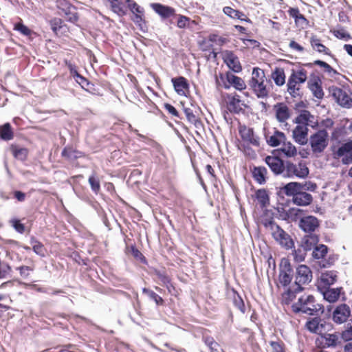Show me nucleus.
I'll use <instances>...</instances> for the list:
<instances>
[{
    "label": "nucleus",
    "instance_id": "obj_1",
    "mask_svg": "<svg viewBox=\"0 0 352 352\" xmlns=\"http://www.w3.org/2000/svg\"><path fill=\"white\" fill-rule=\"evenodd\" d=\"M314 65L324 68V71L331 76L338 74V72L331 65L320 60L304 64L298 69H292L287 82V92L292 98H302L303 95L302 85L308 79V72L305 67H311Z\"/></svg>",
    "mask_w": 352,
    "mask_h": 352
},
{
    "label": "nucleus",
    "instance_id": "obj_2",
    "mask_svg": "<svg viewBox=\"0 0 352 352\" xmlns=\"http://www.w3.org/2000/svg\"><path fill=\"white\" fill-rule=\"evenodd\" d=\"M291 309L294 314H305L309 316H318L324 311V307L317 302L311 294H304L298 298L292 305Z\"/></svg>",
    "mask_w": 352,
    "mask_h": 352
},
{
    "label": "nucleus",
    "instance_id": "obj_3",
    "mask_svg": "<svg viewBox=\"0 0 352 352\" xmlns=\"http://www.w3.org/2000/svg\"><path fill=\"white\" fill-rule=\"evenodd\" d=\"M268 82L269 80L265 76L264 70L258 67L253 69L252 78L249 80V86L258 98H266L269 96Z\"/></svg>",
    "mask_w": 352,
    "mask_h": 352
},
{
    "label": "nucleus",
    "instance_id": "obj_4",
    "mask_svg": "<svg viewBox=\"0 0 352 352\" xmlns=\"http://www.w3.org/2000/svg\"><path fill=\"white\" fill-rule=\"evenodd\" d=\"M329 138L326 129H319L310 135L308 141L313 155L318 157L324 153L329 144Z\"/></svg>",
    "mask_w": 352,
    "mask_h": 352
},
{
    "label": "nucleus",
    "instance_id": "obj_5",
    "mask_svg": "<svg viewBox=\"0 0 352 352\" xmlns=\"http://www.w3.org/2000/svg\"><path fill=\"white\" fill-rule=\"evenodd\" d=\"M55 6L57 13L64 17L66 21L77 24L80 18L78 9L69 0H56Z\"/></svg>",
    "mask_w": 352,
    "mask_h": 352
},
{
    "label": "nucleus",
    "instance_id": "obj_6",
    "mask_svg": "<svg viewBox=\"0 0 352 352\" xmlns=\"http://www.w3.org/2000/svg\"><path fill=\"white\" fill-rule=\"evenodd\" d=\"M294 277V270L289 260L287 258H283L279 265V274L277 287L282 286L283 287H288L291 283Z\"/></svg>",
    "mask_w": 352,
    "mask_h": 352
},
{
    "label": "nucleus",
    "instance_id": "obj_7",
    "mask_svg": "<svg viewBox=\"0 0 352 352\" xmlns=\"http://www.w3.org/2000/svg\"><path fill=\"white\" fill-rule=\"evenodd\" d=\"M309 173V168L303 160L300 161L298 164H294L290 161L285 162L284 177L305 178Z\"/></svg>",
    "mask_w": 352,
    "mask_h": 352
},
{
    "label": "nucleus",
    "instance_id": "obj_8",
    "mask_svg": "<svg viewBox=\"0 0 352 352\" xmlns=\"http://www.w3.org/2000/svg\"><path fill=\"white\" fill-rule=\"evenodd\" d=\"M331 151L333 157L340 160L342 164H352V140H349L338 147L333 146Z\"/></svg>",
    "mask_w": 352,
    "mask_h": 352
},
{
    "label": "nucleus",
    "instance_id": "obj_9",
    "mask_svg": "<svg viewBox=\"0 0 352 352\" xmlns=\"http://www.w3.org/2000/svg\"><path fill=\"white\" fill-rule=\"evenodd\" d=\"M305 328L310 333L322 336L331 330V324L320 317H314L307 320Z\"/></svg>",
    "mask_w": 352,
    "mask_h": 352
},
{
    "label": "nucleus",
    "instance_id": "obj_10",
    "mask_svg": "<svg viewBox=\"0 0 352 352\" xmlns=\"http://www.w3.org/2000/svg\"><path fill=\"white\" fill-rule=\"evenodd\" d=\"M317 188L315 183L311 182H305V183L289 182L283 188V192L288 197L294 198L296 195L301 190H309L314 191Z\"/></svg>",
    "mask_w": 352,
    "mask_h": 352
},
{
    "label": "nucleus",
    "instance_id": "obj_11",
    "mask_svg": "<svg viewBox=\"0 0 352 352\" xmlns=\"http://www.w3.org/2000/svg\"><path fill=\"white\" fill-rule=\"evenodd\" d=\"M329 92L341 107L345 108L352 107V98L345 89L336 86H331L329 87Z\"/></svg>",
    "mask_w": 352,
    "mask_h": 352
},
{
    "label": "nucleus",
    "instance_id": "obj_12",
    "mask_svg": "<svg viewBox=\"0 0 352 352\" xmlns=\"http://www.w3.org/2000/svg\"><path fill=\"white\" fill-rule=\"evenodd\" d=\"M312 277L310 268L306 265H300L296 270L294 284L298 286L308 284L311 281Z\"/></svg>",
    "mask_w": 352,
    "mask_h": 352
},
{
    "label": "nucleus",
    "instance_id": "obj_13",
    "mask_svg": "<svg viewBox=\"0 0 352 352\" xmlns=\"http://www.w3.org/2000/svg\"><path fill=\"white\" fill-rule=\"evenodd\" d=\"M50 28L54 35L58 37L66 36L69 32L70 28L65 21L59 17H54L49 21Z\"/></svg>",
    "mask_w": 352,
    "mask_h": 352
},
{
    "label": "nucleus",
    "instance_id": "obj_14",
    "mask_svg": "<svg viewBox=\"0 0 352 352\" xmlns=\"http://www.w3.org/2000/svg\"><path fill=\"white\" fill-rule=\"evenodd\" d=\"M273 112L277 121L280 123L286 122L291 116V110L283 102H277L273 106Z\"/></svg>",
    "mask_w": 352,
    "mask_h": 352
},
{
    "label": "nucleus",
    "instance_id": "obj_15",
    "mask_svg": "<svg viewBox=\"0 0 352 352\" xmlns=\"http://www.w3.org/2000/svg\"><path fill=\"white\" fill-rule=\"evenodd\" d=\"M222 58L227 66L234 72L238 73L242 70L239 58L233 52L226 50L222 52Z\"/></svg>",
    "mask_w": 352,
    "mask_h": 352
},
{
    "label": "nucleus",
    "instance_id": "obj_16",
    "mask_svg": "<svg viewBox=\"0 0 352 352\" xmlns=\"http://www.w3.org/2000/svg\"><path fill=\"white\" fill-rule=\"evenodd\" d=\"M276 229L272 232L273 238L279 243L280 245L287 249H290L294 246V242L290 236L287 234L280 226L275 227Z\"/></svg>",
    "mask_w": 352,
    "mask_h": 352
},
{
    "label": "nucleus",
    "instance_id": "obj_17",
    "mask_svg": "<svg viewBox=\"0 0 352 352\" xmlns=\"http://www.w3.org/2000/svg\"><path fill=\"white\" fill-rule=\"evenodd\" d=\"M287 13L289 17L294 19L297 28L305 29L309 25V20L300 12L298 7H289Z\"/></svg>",
    "mask_w": 352,
    "mask_h": 352
},
{
    "label": "nucleus",
    "instance_id": "obj_18",
    "mask_svg": "<svg viewBox=\"0 0 352 352\" xmlns=\"http://www.w3.org/2000/svg\"><path fill=\"white\" fill-rule=\"evenodd\" d=\"M319 226L320 221L312 215L303 217L299 221V227L307 233L314 232Z\"/></svg>",
    "mask_w": 352,
    "mask_h": 352
},
{
    "label": "nucleus",
    "instance_id": "obj_19",
    "mask_svg": "<svg viewBox=\"0 0 352 352\" xmlns=\"http://www.w3.org/2000/svg\"><path fill=\"white\" fill-rule=\"evenodd\" d=\"M304 288L302 286L295 285L294 287H288L281 294V304L283 305H292L297 294L302 292Z\"/></svg>",
    "mask_w": 352,
    "mask_h": 352
},
{
    "label": "nucleus",
    "instance_id": "obj_20",
    "mask_svg": "<svg viewBox=\"0 0 352 352\" xmlns=\"http://www.w3.org/2000/svg\"><path fill=\"white\" fill-rule=\"evenodd\" d=\"M239 132L243 142L254 146H259V138L255 135L253 129L244 125L239 127Z\"/></svg>",
    "mask_w": 352,
    "mask_h": 352
},
{
    "label": "nucleus",
    "instance_id": "obj_21",
    "mask_svg": "<svg viewBox=\"0 0 352 352\" xmlns=\"http://www.w3.org/2000/svg\"><path fill=\"white\" fill-rule=\"evenodd\" d=\"M265 161L275 175L282 174L284 176L285 163H284L280 157L276 156H267Z\"/></svg>",
    "mask_w": 352,
    "mask_h": 352
},
{
    "label": "nucleus",
    "instance_id": "obj_22",
    "mask_svg": "<svg viewBox=\"0 0 352 352\" xmlns=\"http://www.w3.org/2000/svg\"><path fill=\"white\" fill-rule=\"evenodd\" d=\"M127 8L134 14L132 20L135 24L141 26L142 23H145L144 19V8L140 7L135 1H128Z\"/></svg>",
    "mask_w": 352,
    "mask_h": 352
},
{
    "label": "nucleus",
    "instance_id": "obj_23",
    "mask_svg": "<svg viewBox=\"0 0 352 352\" xmlns=\"http://www.w3.org/2000/svg\"><path fill=\"white\" fill-rule=\"evenodd\" d=\"M227 99V109L230 113H239L243 110L242 106L245 105L239 95L236 94H228Z\"/></svg>",
    "mask_w": 352,
    "mask_h": 352
},
{
    "label": "nucleus",
    "instance_id": "obj_24",
    "mask_svg": "<svg viewBox=\"0 0 352 352\" xmlns=\"http://www.w3.org/2000/svg\"><path fill=\"white\" fill-rule=\"evenodd\" d=\"M295 122L298 125H305L306 126L310 124L313 128L318 125V121L315 119L314 116L311 115L307 110L301 111L296 117Z\"/></svg>",
    "mask_w": 352,
    "mask_h": 352
},
{
    "label": "nucleus",
    "instance_id": "obj_25",
    "mask_svg": "<svg viewBox=\"0 0 352 352\" xmlns=\"http://www.w3.org/2000/svg\"><path fill=\"white\" fill-rule=\"evenodd\" d=\"M350 314V307L346 304H342L338 306L334 310L333 314V320L336 323H343L349 317Z\"/></svg>",
    "mask_w": 352,
    "mask_h": 352
},
{
    "label": "nucleus",
    "instance_id": "obj_26",
    "mask_svg": "<svg viewBox=\"0 0 352 352\" xmlns=\"http://www.w3.org/2000/svg\"><path fill=\"white\" fill-rule=\"evenodd\" d=\"M308 128L305 125H297L293 130V138L300 145H305L308 142Z\"/></svg>",
    "mask_w": 352,
    "mask_h": 352
},
{
    "label": "nucleus",
    "instance_id": "obj_27",
    "mask_svg": "<svg viewBox=\"0 0 352 352\" xmlns=\"http://www.w3.org/2000/svg\"><path fill=\"white\" fill-rule=\"evenodd\" d=\"M151 6L163 19H168L175 15V8L170 6H164L160 3H153Z\"/></svg>",
    "mask_w": 352,
    "mask_h": 352
},
{
    "label": "nucleus",
    "instance_id": "obj_28",
    "mask_svg": "<svg viewBox=\"0 0 352 352\" xmlns=\"http://www.w3.org/2000/svg\"><path fill=\"white\" fill-rule=\"evenodd\" d=\"M175 91L180 96H186L189 91V84L187 79L183 76L173 78L171 80Z\"/></svg>",
    "mask_w": 352,
    "mask_h": 352
},
{
    "label": "nucleus",
    "instance_id": "obj_29",
    "mask_svg": "<svg viewBox=\"0 0 352 352\" xmlns=\"http://www.w3.org/2000/svg\"><path fill=\"white\" fill-rule=\"evenodd\" d=\"M307 87L311 90L314 97L318 99H322L324 97L322 82L318 77L310 79L307 82Z\"/></svg>",
    "mask_w": 352,
    "mask_h": 352
},
{
    "label": "nucleus",
    "instance_id": "obj_30",
    "mask_svg": "<svg viewBox=\"0 0 352 352\" xmlns=\"http://www.w3.org/2000/svg\"><path fill=\"white\" fill-rule=\"evenodd\" d=\"M265 138L267 144L273 147L278 146L286 141V136L285 133L276 129L272 135H266Z\"/></svg>",
    "mask_w": 352,
    "mask_h": 352
},
{
    "label": "nucleus",
    "instance_id": "obj_31",
    "mask_svg": "<svg viewBox=\"0 0 352 352\" xmlns=\"http://www.w3.org/2000/svg\"><path fill=\"white\" fill-rule=\"evenodd\" d=\"M9 150L16 160L24 162L28 159L29 150L27 148L21 147L16 144H12Z\"/></svg>",
    "mask_w": 352,
    "mask_h": 352
},
{
    "label": "nucleus",
    "instance_id": "obj_32",
    "mask_svg": "<svg viewBox=\"0 0 352 352\" xmlns=\"http://www.w3.org/2000/svg\"><path fill=\"white\" fill-rule=\"evenodd\" d=\"M306 190H301L294 198H292L294 204L299 206H307L312 203L313 197L310 193L305 192Z\"/></svg>",
    "mask_w": 352,
    "mask_h": 352
},
{
    "label": "nucleus",
    "instance_id": "obj_33",
    "mask_svg": "<svg viewBox=\"0 0 352 352\" xmlns=\"http://www.w3.org/2000/svg\"><path fill=\"white\" fill-rule=\"evenodd\" d=\"M310 44L312 49L320 54L333 56L331 50L322 43V41L316 35H311Z\"/></svg>",
    "mask_w": 352,
    "mask_h": 352
},
{
    "label": "nucleus",
    "instance_id": "obj_34",
    "mask_svg": "<svg viewBox=\"0 0 352 352\" xmlns=\"http://www.w3.org/2000/svg\"><path fill=\"white\" fill-rule=\"evenodd\" d=\"M228 79V82L226 86V89H230L231 87H233L234 89L239 91H243L246 89V84L243 79L241 77L235 76L232 72L231 74H228L227 77Z\"/></svg>",
    "mask_w": 352,
    "mask_h": 352
},
{
    "label": "nucleus",
    "instance_id": "obj_35",
    "mask_svg": "<svg viewBox=\"0 0 352 352\" xmlns=\"http://www.w3.org/2000/svg\"><path fill=\"white\" fill-rule=\"evenodd\" d=\"M85 156V155L83 152L74 148L72 146H65L61 152V157L67 160H76Z\"/></svg>",
    "mask_w": 352,
    "mask_h": 352
},
{
    "label": "nucleus",
    "instance_id": "obj_36",
    "mask_svg": "<svg viewBox=\"0 0 352 352\" xmlns=\"http://www.w3.org/2000/svg\"><path fill=\"white\" fill-rule=\"evenodd\" d=\"M223 12L226 15L230 17L231 19H239L242 21H245L250 23H252L250 19H249L244 12L239 10L233 9L230 6L224 7L223 8Z\"/></svg>",
    "mask_w": 352,
    "mask_h": 352
},
{
    "label": "nucleus",
    "instance_id": "obj_37",
    "mask_svg": "<svg viewBox=\"0 0 352 352\" xmlns=\"http://www.w3.org/2000/svg\"><path fill=\"white\" fill-rule=\"evenodd\" d=\"M199 49L206 52H209L208 55H206L207 60L214 59L215 60L217 56V53L213 49V45L211 42L207 38H204L199 43Z\"/></svg>",
    "mask_w": 352,
    "mask_h": 352
},
{
    "label": "nucleus",
    "instance_id": "obj_38",
    "mask_svg": "<svg viewBox=\"0 0 352 352\" xmlns=\"http://www.w3.org/2000/svg\"><path fill=\"white\" fill-rule=\"evenodd\" d=\"M254 179L259 184L266 182L267 170L264 166H254L252 170Z\"/></svg>",
    "mask_w": 352,
    "mask_h": 352
},
{
    "label": "nucleus",
    "instance_id": "obj_39",
    "mask_svg": "<svg viewBox=\"0 0 352 352\" xmlns=\"http://www.w3.org/2000/svg\"><path fill=\"white\" fill-rule=\"evenodd\" d=\"M16 270L19 271L22 280H30L35 270V265L34 263H32L30 265H21L17 267Z\"/></svg>",
    "mask_w": 352,
    "mask_h": 352
},
{
    "label": "nucleus",
    "instance_id": "obj_40",
    "mask_svg": "<svg viewBox=\"0 0 352 352\" xmlns=\"http://www.w3.org/2000/svg\"><path fill=\"white\" fill-rule=\"evenodd\" d=\"M318 241V236L311 233L304 236L302 241V247L305 251L311 250L315 245L316 246Z\"/></svg>",
    "mask_w": 352,
    "mask_h": 352
},
{
    "label": "nucleus",
    "instance_id": "obj_41",
    "mask_svg": "<svg viewBox=\"0 0 352 352\" xmlns=\"http://www.w3.org/2000/svg\"><path fill=\"white\" fill-rule=\"evenodd\" d=\"M14 137L11 124L8 122L0 125V138L4 141H10Z\"/></svg>",
    "mask_w": 352,
    "mask_h": 352
},
{
    "label": "nucleus",
    "instance_id": "obj_42",
    "mask_svg": "<svg viewBox=\"0 0 352 352\" xmlns=\"http://www.w3.org/2000/svg\"><path fill=\"white\" fill-rule=\"evenodd\" d=\"M271 77L276 85L278 87L283 86L285 83V74L283 68L276 67L272 71Z\"/></svg>",
    "mask_w": 352,
    "mask_h": 352
},
{
    "label": "nucleus",
    "instance_id": "obj_43",
    "mask_svg": "<svg viewBox=\"0 0 352 352\" xmlns=\"http://www.w3.org/2000/svg\"><path fill=\"white\" fill-rule=\"evenodd\" d=\"M202 340L205 344L209 348L210 352H220L221 350L220 344L214 338L209 335H204Z\"/></svg>",
    "mask_w": 352,
    "mask_h": 352
},
{
    "label": "nucleus",
    "instance_id": "obj_44",
    "mask_svg": "<svg viewBox=\"0 0 352 352\" xmlns=\"http://www.w3.org/2000/svg\"><path fill=\"white\" fill-rule=\"evenodd\" d=\"M183 111L190 123L192 124L196 127H199V126L201 125V122L199 118L194 113L192 108L184 107Z\"/></svg>",
    "mask_w": 352,
    "mask_h": 352
},
{
    "label": "nucleus",
    "instance_id": "obj_45",
    "mask_svg": "<svg viewBox=\"0 0 352 352\" xmlns=\"http://www.w3.org/2000/svg\"><path fill=\"white\" fill-rule=\"evenodd\" d=\"M255 197L262 208L270 204V197L266 190L258 189L256 191Z\"/></svg>",
    "mask_w": 352,
    "mask_h": 352
},
{
    "label": "nucleus",
    "instance_id": "obj_46",
    "mask_svg": "<svg viewBox=\"0 0 352 352\" xmlns=\"http://www.w3.org/2000/svg\"><path fill=\"white\" fill-rule=\"evenodd\" d=\"M30 244L32 246L33 251L40 256L44 257L47 252V250L44 245L38 241L35 237L32 236L30 239Z\"/></svg>",
    "mask_w": 352,
    "mask_h": 352
},
{
    "label": "nucleus",
    "instance_id": "obj_47",
    "mask_svg": "<svg viewBox=\"0 0 352 352\" xmlns=\"http://www.w3.org/2000/svg\"><path fill=\"white\" fill-rule=\"evenodd\" d=\"M280 151L282 152L287 157H292L297 155V149L296 146L290 142H286L285 141L283 143Z\"/></svg>",
    "mask_w": 352,
    "mask_h": 352
},
{
    "label": "nucleus",
    "instance_id": "obj_48",
    "mask_svg": "<svg viewBox=\"0 0 352 352\" xmlns=\"http://www.w3.org/2000/svg\"><path fill=\"white\" fill-rule=\"evenodd\" d=\"M341 288L327 289L324 293V298L330 302L337 301L340 295Z\"/></svg>",
    "mask_w": 352,
    "mask_h": 352
},
{
    "label": "nucleus",
    "instance_id": "obj_49",
    "mask_svg": "<svg viewBox=\"0 0 352 352\" xmlns=\"http://www.w3.org/2000/svg\"><path fill=\"white\" fill-rule=\"evenodd\" d=\"M337 280V275L333 271L326 272L321 276V282L324 283L325 286H330L333 285Z\"/></svg>",
    "mask_w": 352,
    "mask_h": 352
},
{
    "label": "nucleus",
    "instance_id": "obj_50",
    "mask_svg": "<svg viewBox=\"0 0 352 352\" xmlns=\"http://www.w3.org/2000/svg\"><path fill=\"white\" fill-rule=\"evenodd\" d=\"M328 252V248L327 245L320 244L316 245L313 250L312 256L315 259L324 258Z\"/></svg>",
    "mask_w": 352,
    "mask_h": 352
},
{
    "label": "nucleus",
    "instance_id": "obj_51",
    "mask_svg": "<svg viewBox=\"0 0 352 352\" xmlns=\"http://www.w3.org/2000/svg\"><path fill=\"white\" fill-rule=\"evenodd\" d=\"M142 292L144 294H146L151 299L154 300L157 305L163 306L164 305V300L153 291L147 288H144L142 289Z\"/></svg>",
    "mask_w": 352,
    "mask_h": 352
},
{
    "label": "nucleus",
    "instance_id": "obj_52",
    "mask_svg": "<svg viewBox=\"0 0 352 352\" xmlns=\"http://www.w3.org/2000/svg\"><path fill=\"white\" fill-rule=\"evenodd\" d=\"M14 30L18 31L21 34L29 37H30L32 34H35V32H34L33 30L24 25L22 22L15 23L14 25Z\"/></svg>",
    "mask_w": 352,
    "mask_h": 352
},
{
    "label": "nucleus",
    "instance_id": "obj_53",
    "mask_svg": "<svg viewBox=\"0 0 352 352\" xmlns=\"http://www.w3.org/2000/svg\"><path fill=\"white\" fill-rule=\"evenodd\" d=\"M232 298L234 306L244 314L245 312V306L241 296L236 291H233Z\"/></svg>",
    "mask_w": 352,
    "mask_h": 352
},
{
    "label": "nucleus",
    "instance_id": "obj_54",
    "mask_svg": "<svg viewBox=\"0 0 352 352\" xmlns=\"http://www.w3.org/2000/svg\"><path fill=\"white\" fill-rule=\"evenodd\" d=\"M324 339L325 343L324 346H336L338 344V337L337 335L333 333L327 334L326 333L321 336Z\"/></svg>",
    "mask_w": 352,
    "mask_h": 352
},
{
    "label": "nucleus",
    "instance_id": "obj_55",
    "mask_svg": "<svg viewBox=\"0 0 352 352\" xmlns=\"http://www.w3.org/2000/svg\"><path fill=\"white\" fill-rule=\"evenodd\" d=\"M228 74H231V72H226V73H219V75L215 76L217 87H223L226 89V86L228 82V79L227 78Z\"/></svg>",
    "mask_w": 352,
    "mask_h": 352
},
{
    "label": "nucleus",
    "instance_id": "obj_56",
    "mask_svg": "<svg viewBox=\"0 0 352 352\" xmlns=\"http://www.w3.org/2000/svg\"><path fill=\"white\" fill-rule=\"evenodd\" d=\"M331 32L338 39L348 41L351 38L350 34L347 32L343 28L338 30H331Z\"/></svg>",
    "mask_w": 352,
    "mask_h": 352
},
{
    "label": "nucleus",
    "instance_id": "obj_57",
    "mask_svg": "<svg viewBox=\"0 0 352 352\" xmlns=\"http://www.w3.org/2000/svg\"><path fill=\"white\" fill-rule=\"evenodd\" d=\"M88 182L92 191L97 194L100 190V180L96 174H93L89 176Z\"/></svg>",
    "mask_w": 352,
    "mask_h": 352
},
{
    "label": "nucleus",
    "instance_id": "obj_58",
    "mask_svg": "<svg viewBox=\"0 0 352 352\" xmlns=\"http://www.w3.org/2000/svg\"><path fill=\"white\" fill-rule=\"evenodd\" d=\"M270 345L272 348V352H286L285 344L280 340L270 341Z\"/></svg>",
    "mask_w": 352,
    "mask_h": 352
},
{
    "label": "nucleus",
    "instance_id": "obj_59",
    "mask_svg": "<svg viewBox=\"0 0 352 352\" xmlns=\"http://www.w3.org/2000/svg\"><path fill=\"white\" fill-rule=\"evenodd\" d=\"M163 107L172 118L182 119L179 111L172 104L169 103H164Z\"/></svg>",
    "mask_w": 352,
    "mask_h": 352
},
{
    "label": "nucleus",
    "instance_id": "obj_60",
    "mask_svg": "<svg viewBox=\"0 0 352 352\" xmlns=\"http://www.w3.org/2000/svg\"><path fill=\"white\" fill-rule=\"evenodd\" d=\"M155 274L158 278V280L162 283L164 286L170 282L171 278L166 274L164 272H161L160 270H155Z\"/></svg>",
    "mask_w": 352,
    "mask_h": 352
},
{
    "label": "nucleus",
    "instance_id": "obj_61",
    "mask_svg": "<svg viewBox=\"0 0 352 352\" xmlns=\"http://www.w3.org/2000/svg\"><path fill=\"white\" fill-rule=\"evenodd\" d=\"M10 266L6 262H0V278H6L11 272Z\"/></svg>",
    "mask_w": 352,
    "mask_h": 352
},
{
    "label": "nucleus",
    "instance_id": "obj_62",
    "mask_svg": "<svg viewBox=\"0 0 352 352\" xmlns=\"http://www.w3.org/2000/svg\"><path fill=\"white\" fill-rule=\"evenodd\" d=\"M76 82L81 86V87L85 89L87 91L94 94L95 89L94 88V85L91 83L87 78L85 82H82V80H79L76 79Z\"/></svg>",
    "mask_w": 352,
    "mask_h": 352
},
{
    "label": "nucleus",
    "instance_id": "obj_63",
    "mask_svg": "<svg viewBox=\"0 0 352 352\" xmlns=\"http://www.w3.org/2000/svg\"><path fill=\"white\" fill-rule=\"evenodd\" d=\"M10 223L14 230L20 234H23L25 232V225L21 222L20 220L14 219L10 221Z\"/></svg>",
    "mask_w": 352,
    "mask_h": 352
},
{
    "label": "nucleus",
    "instance_id": "obj_64",
    "mask_svg": "<svg viewBox=\"0 0 352 352\" xmlns=\"http://www.w3.org/2000/svg\"><path fill=\"white\" fill-rule=\"evenodd\" d=\"M131 252L135 258L140 260L143 263L146 262L145 256L135 246L133 245L131 247Z\"/></svg>",
    "mask_w": 352,
    "mask_h": 352
}]
</instances>
